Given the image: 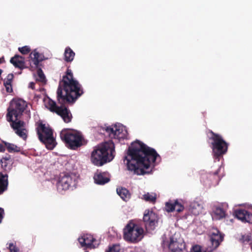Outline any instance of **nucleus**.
Returning <instances> with one entry per match:
<instances>
[{"label": "nucleus", "instance_id": "3", "mask_svg": "<svg viewBox=\"0 0 252 252\" xmlns=\"http://www.w3.org/2000/svg\"><path fill=\"white\" fill-rule=\"evenodd\" d=\"M27 106V103L21 99H13L8 109L7 119L11 121V126L16 133L20 137L25 140L27 137V130L25 123L18 119V117L24 111Z\"/></svg>", "mask_w": 252, "mask_h": 252}, {"label": "nucleus", "instance_id": "26", "mask_svg": "<svg viewBox=\"0 0 252 252\" xmlns=\"http://www.w3.org/2000/svg\"><path fill=\"white\" fill-rule=\"evenodd\" d=\"M34 78L36 82H38L41 84H45L46 82L45 76L40 68L37 69V74L34 75Z\"/></svg>", "mask_w": 252, "mask_h": 252}, {"label": "nucleus", "instance_id": "10", "mask_svg": "<svg viewBox=\"0 0 252 252\" xmlns=\"http://www.w3.org/2000/svg\"><path fill=\"white\" fill-rule=\"evenodd\" d=\"M211 134L210 140H212L213 155L215 158H219L226 153L228 145L220 135L212 131Z\"/></svg>", "mask_w": 252, "mask_h": 252}, {"label": "nucleus", "instance_id": "41", "mask_svg": "<svg viewBox=\"0 0 252 252\" xmlns=\"http://www.w3.org/2000/svg\"><path fill=\"white\" fill-rule=\"evenodd\" d=\"M11 82L5 78L4 80V85L11 84Z\"/></svg>", "mask_w": 252, "mask_h": 252}, {"label": "nucleus", "instance_id": "40", "mask_svg": "<svg viewBox=\"0 0 252 252\" xmlns=\"http://www.w3.org/2000/svg\"><path fill=\"white\" fill-rule=\"evenodd\" d=\"M3 210L0 208V223L1 222L2 219L3 218Z\"/></svg>", "mask_w": 252, "mask_h": 252}, {"label": "nucleus", "instance_id": "27", "mask_svg": "<svg viewBox=\"0 0 252 252\" xmlns=\"http://www.w3.org/2000/svg\"><path fill=\"white\" fill-rule=\"evenodd\" d=\"M142 198L146 201L154 203L157 199V194L154 192H147L143 195Z\"/></svg>", "mask_w": 252, "mask_h": 252}, {"label": "nucleus", "instance_id": "6", "mask_svg": "<svg viewBox=\"0 0 252 252\" xmlns=\"http://www.w3.org/2000/svg\"><path fill=\"white\" fill-rule=\"evenodd\" d=\"M162 246L164 249L172 252H189L183 239L178 233L172 232L165 234L162 237Z\"/></svg>", "mask_w": 252, "mask_h": 252}, {"label": "nucleus", "instance_id": "17", "mask_svg": "<svg viewBox=\"0 0 252 252\" xmlns=\"http://www.w3.org/2000/svg\"><path fill=\"white\" fill-rule=\"evenodd\" d=\"M211 215L213 220H220L225 217L226 211L221 205H215L212 207Z\"/></svg>", "mask_w": 252, "mask_h": 252}, {"label": "nucleus", "instance_id": "34", "mask_svg": "<svg viewBox=\"0 0 252 252\" xmlns=\"http://www.w3.org/2000/svg\"><path fill=\"white\" fill-rule=\"evenodd\" d=\"M18 50L23 54H27L31 51V48L28 46H25L22 47H19Z\"/></svg>", "mask_w": 252, "mask_h": 252}, {"label": "nucleus", "instance_id": "33", "mask_svg": "<svg viewBox=\"0 0 252 252\" xmlns=\"http://www.w3.org/2000/svg\"><path fill=\"white\" fill-rule=\"evenodd\" d=\"M175 211L181 212L184 210V206L178 200H176L175 201Z\"/></svg>", "mask_w": 252, "mask_h": 252}, {"label": "nucleus", "instance_id": "42", "mask_svg": "<svg viewBox=\"0 0 252 252\" xmlns=\"http://www.w3.org/2000/svg\"><path fill=\"white\" fill-rule=\"evenodd\" d=\"M5 150V148L4 146H3L1 144H0V152H3Z\"/></svg>", "mask_w": 252, "mask_h": 252}, {"label": "nucleus", "instance_id": "37", "mask_svg": "<svg viewBox=\"0 0 252 252\" xmlns=\"http://www.w3.org/2000/svg\"><path fill=\"white\" fill-rule=\"evenodd\" d=\"M7 92L11 93L12 92V88L11 84H7V85H4Z\"/></svg>", "mask_w": 252, "mask_h": 252}, {"label": "nucleus", "instance_id": "5", "mask_svg": "<svg viewBox=\"0 0 252 252\" xmlns=\"http://www.w3.org/2000/svg\"><path fill=\"white\" fill-rule=\"evenodd\" d=\"M115 146L111 140L103 142L95 147L92 152L91 159L94 165L102 166L114 158Z\"/></svg>", "mask_w": 252, "mask_h": 252}, {"label": "nucleus", "instance_id": "13", "mask_svg": "<svg viewBox=\"0 0 252 252\" xmlns=\"http://www.w3.org/2000/svg\"><path fill=\"white\" fill-rule=\"evenodd\" d=\"M77 182V177L73 174L61 176L57 183V189L58 192L63 193L70 188L75 187Z\"/></svg>", "mask_w": 252, "mask_h": 252}, {"label": "nucleus", "instance_id": "18", "mask_svg": "<svg viewBox=\"0 0 252 252\" xmlns=\"http://www.w3.org/2000/svg\"><path fill=\"white\" fill-rule=\"evenodd\" d=\"M42 60V55L36 50L33 51L30 55L29 63L32 68H37L40 62Z\"/></svg>", "mask_w": 252, "mask_h": 252}, {"label": "nucleus", "instance_id": "15", "mask_svg": "<svg viewBox=\"0 0 252 252\" xmlns=\"http://www.w3.org/2000/svg\"><path fill=\"white\" fill-rule=\"evenodd\" d=\"M210 240L213 249H216L223 240V234L217 228H212L209 232Z\"/></svg>", "mask_w": 252, "mask_h": 252}, {"label": "nucleus", "instance_id": "21", "mask_svg": "<svg viewBox=\"0 0 252 252\" xmlns=\"http://www.w3.org/2000/svg\"><path fill=\"white\" fill-rule=\"evenodd\" d=\"M203 209V205L198 201H193L190 202L188 211L190 214L194 216H197L202 212Z\"/></svg>", "mask_w": 252, "mask_h": 252}, {"label": "nucleus", "instance_id": "35", "mask_svg": "<svg viewBox=\"0 0 252 252\" xmlns=\"http://www.w3.org/2000/svg\"><path fill=\"white\" fill-rule=\"evenodd\" d=\"M191 252H206L205 251L202 250L199 246H194L192 248Z\"/></svg>", "mask_w": 252, "mask_h": 252}, {"label": "nucleus", "instance_id": "25", "mask_svg": "<svg viewBox=\"0 0 252 252\" xmlns=\"http://www.w3.org/2000/svg\"><path fill=\"white\" fill-rule=\"evenodd\" d=\"M8 176L7 174H0V193L3 192L7 189Z\"/></svg>", "mask_w": 252, "mask_h": 252}, {"label": "nucleus", "instance_id": "30", "mask_svg": "<svg viewBox=\"0 0 252 252\" xmlns=\"http://www.w3.org/2000/svg\"><path fill=\"white\" fill-rule=\"evenodd\" d=\"M175 201H169L165 203V210L167 212H172L175 211Z\"/></svg>", "mask_w": 252, "mask_h": 252}, {"label": "nucleus", "instance_id": "24", "mask_svg": "<svg viewBox=\"0 0 252 252\" xmlns=\"http://www.w3.org/2000/svg\"><path fill=\"white\" fill-rule=\"evenodd\" d=\"M75 53L69 47H66L65 48L63 56L64 60L67 63H71L74 60Z\"/></svg>", "mask_w": 252, "mask_h": 252}, {"label": "nucleus", "instance_id": "19", "mask_svg": "<svg viewBox=\"0 0 252 252\" xmlns=\"http://www.w3.org/2000/svg\"><path fill=\"white\" fill-rule=\"evenodd\" d=\"M94 180L96 184L103 185L109 182L110 178L106 173L97 171L94 174Z\"/></svg>", "mask_w": 252, "mask_h": 252}, {"label": "nucleus", "instance_id": "16", "mask_svg": "<svg viewBox=\"0 0 252 252\" xmlns=\"http://www.w3.org/2000/svg\"><path fill=\"white\" fill-rule=\"evenodd\" d=\"M234 214L235 217L242 222L252 223V213L250 211L239 208L235 210Z\"/></svg>", "mask_w": 252, "mask_h": 252}, {"label": "nucleus", "instance_id": "32", "mask_svg": "<svg viewBox=\"0 0 252 252\" xmlns=\"http://www.w3.org/2000/svg\"><path fill=\"white\" fill-rule=\"evenodd\" d=\"M8 248L10 252H20L19 249L17 247L14 243H9L7 244Z\"/></svg>", "mask_w": 252, "mask_h": 252}, {"label": "nucleus", "instance_id": "2", "mask_svg": "<svg viewBox=\"0 0 252 252\" xmlns=\"http://www.w3.org/2000/svg\"><path fill=\"white\" fill-rule=\"evenodd\" d=\"M83 93L81 85L73 77L71 70L67 69L66 74L60 82L57 91V97L59 102L62 104L65 100L68 102L74 101Z\"/></svg>", "mask_w": 252, "mask_h": 252}, {"label": "nucleus", "instance_id": "12", "mask_svg": "<svg viewBox=\"0 0 252 252\" xmlns=\"http://www.w3.org/2000/svg\"><path fill=\"white\" fill-rule=\"evenodd\" d=\"M105 130L111 139L120 140L127 137L128 133L126 126L120 123L106 126Z\"/></svg>", "mask_w": 252, "mask_h": 252}, {"label": "nucleus", "instance_id": "38", "mask_svg": "<svg viewBox=\"0 0 252 252\" xmlns=\"http://www.w3.org/2000/svg\"><path fill=\"white\" fill-rule=\"evenodd\" d=\"M35 85V83H34L33 82H31L29 84V88L32 89V90H34L36 89Z\"/></svg>", "mask_w": 252, "mask_h": 252}, {"label": "nucleus", "instance_id": "28", "mask_svg": "<svg viewBox=\"0 0 252 252\" xmlns=\"http://www.w3.org/2000/svg\"><path fill=\"white\" fill-rule=\"evenodd\" d=\"M218 174V171L214 172L213 175L209 174V180H208V176L207 175H203L202 176V180L203 181L206 186L210 187L211 185L213 184L212 179L215 177V176Z\"/></svg>", "mask_w": 252, "mask_h": 252}, {"label": "nucleus", "instance_id": "23", "mask_svg": "<svg viewBox=\"0 0 252 252\" xmlns=\"http://www.w3.org/2000/svg\"><path fill=\"white\" fill-rule=\"evenodd\" d=\"M117 193L125 201H127L130 198V193H129V191L126 188H117Z\"/></svg>", "mask_w": 252, "mask_h": 252}, {"label": "nucleus", "instance_id": "29", "mask_svg": "<svg viewBox=\"0 0 252 252\" xmlns=\"http://www.w3.org/2000/svg\"><path fill=\"white\" fill-rule=\"evenodd\" d=\"M5 146L6 147L8 151L10 153H14V152H18L20 151V148L19 147L17 146L16 145L5 142Z\"/></svg>", "mask_w": 252, "mask_h": 252}, {"label": "nucleus", "instance_id": "39", "mask_svg": "<svg viewBox=\"0 0 252 252\" xmlns=\"http://www.w3.org/2000/svg\"><path fill=\"white\" fill-rule=\"evenodd\" d=\"M13 78V75L12 74H9L6 77V79L11 81V82L12 81Z\"/></svg>", "mask_w": 252, "mask_h": 252}, {"label": "nucleus", "instance_id": "36", "mask_svg": "<svg viewBox=\"0 0 252 252\" xmlns=\"http://www.w3.org/2000/svg\"><path fill=\"white\" fill-rule=\"evenodd\" d=\"M241 240L243 243L249 242L251 240V236L249 235H243Z\"/></svg>", "mask_w": 252, "mask_h": 252}, {"label": "nucleus", "instance_id": "8", "mask_svg": "<svg viewBox=\"0 0 252 252\" xmlns=\"http://www.w3.org/2000/svg\"><path fill=\"white\" fill-rule=\"evenodd\" d=\"M143 228L134 220H130L123 229L124 239L129 243L136 244L144 237Z\"/></svg>", "mask_w": 252, "mask_h": 252}, {"label": "nucleus", "instance_id": "1", "mask_svg": "<svg viewBox=\"0 0 252 252\" xmlns=\"http://www.w3.org/2000/svg\"><path fill=\"white\" fill-rule=\"evenodd\" d=\"M159 159L155 150L136 140L129 147L124 162L133 174L143 175L151 173Z\"/></svg>", "mask_w": 252, "mask_h": 252}, {"label": "nucleus", "instance_id": "20", "mask_svg": "<svg viewBox=\"0 0 252 252\" xmlns=\"http://www.w3.org/2000/svg\"><path fill=\"white\" fill-rule=\"evenodd\" d=\"M78 240L81 247H92L95 240L92 235L86 234L80 236Z\"/></svg>", "mask_w": 252, "mask_h": 252}, {"label": "nucleus", "instance_id": "9", "mask_svg": "<svg viewBox=\"0 0 252 252\" xmlns=\"http://www.w3.org/2000/svg\"><path fill=\"white\" fill-rule=\"evenodd\" d=\"M36 130L40 141L44 144L47 149L53 150L57 143L52 129L48 125L40 122L38 123Z\"/></svg>", "mask_w": 252, "mask_h": 252}, {"label": "nucleus", "instance_id": "11", "mask_svg": "<svg viewBox=\"0 0 252 252\" xmlns=\"http://www.w3.org/2000/svg\"><path fill=\"white\" fill-rule=\"evenodd\" d=\"M44 103L47 108L60 115L65 123H67L71 121L72 115L66 107L64 106H57L56 102L49 98L45 99Z\"/></svg>", "mask_w": 252, "mask_h": 252}, {"label": "nucleus", "instance_id": "4", "mask_svg": "<svg viewBox=\"0 0 252 252\" xmlns=\"http://www.w3.org/2000/svg\"><path fill=\"white\" fill-rule=\"evenodd\" d=\"M115 146L111 140L103 142L95 147L92 152L91 159L94 165L102 166L114 158Z\"/></svg>", "mask_w": 252, "mask_h": 252}, {"label": "nucleus", "instance_id": "22", "mask_svg": "<svg viewBox=\"0 0 252 252\" xmlns=\"http://www.w3.org/2000/svg\"><path fill=\"white\" fill-rule=\"evenodd\" d=\"M10 63H12L16 67L20 68H23L24 66V59L20 56L15 55L10 60Z\"/></svg>", "mask_w": 252, "mask_h": 252}, {"label": "nucleus", "instance_id": "7", "mask_svg": "<svg viewBox=\"0 0 252 252\" xmlns=\"http://www.w3.org/2000/svg\"><path fill=\"white\" fill-rule=\"evenodd\" d=\"M60 137L65 146L71 150H76L85 144L81 133L74 129H63L60 132Z\"/></svg>", "mask_w": 252, "mask_h": 252}, {"label": "nucleus", "instance_id": "14", "mask_svg": "<svg viewBox=\"0 0 252 252\" xmlns=\"http://www.w3.org/2000/svg\"><path fill=\"white\" fill-rule=\"evenodd\" d=\"M143 219L146 229L148 231L154 230L157 226L158 217L153 211L146 210Z\"/></svg>", "mask_w": 252, "mask_h": 252}, {"label": "nucleus", "instance_id": "43", "mask_svg": "<svg viewBox=\"0 0 252 252\" xmlns=\"http://www.w3.org/2000/svg\"><path fill=\"white\" fill-rule=\"evenodd\" d=\"M3 58H0V64L2 63V60H3Z\"/></svg>", "mask_w": 252, "mask_h": 252}, {"label": "nucleus", "instance_id": "31", "mask_svg": "<svg viewBox=\"0 0 252 252\" xmlns=\"http://www.w3.org/2000/svg\"><path fill=\"white\" fill-rule=\"evenodd\" d=\"M120 246L119 245L115 244L108 247L105 252H120Z\"/></svg>", "mask_w": 252, "mask_h": 252}]
</instances>
